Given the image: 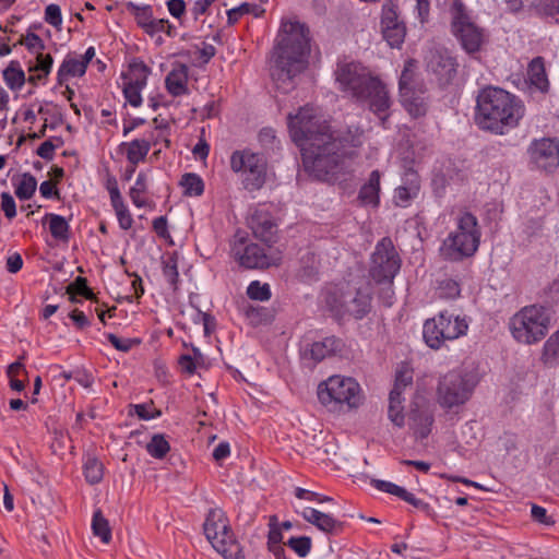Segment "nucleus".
<instances>
[{
  "label": "nucleus",
  "instance_id": "obj_1",
  "mask_svg": "<svg viewBox=\"0 0 559 559\" xmlns=\"http://www.w3.org/2000/svg\"><path fill=\"white\" fill-rule=\"evenodd\" d=\"M525 116L523 100L497 86H485L476 96L474 122L479 130L504 135L520 126Z\"/></svg>",
  "mask_w": 559,
  "mask_h": 559
},
{
  "label": "nucleus",
  "instance_id": "obj_2",
  "mask_svg": "<svg viewBox=\"0 0 559 559\" xmlns=\"http://www.w3.org/2000/svg\"><path fill=\"white\" fill-rule=\"evenodd\" d=\"M283 35L274 52L272 79L277 90L288 93L296 86V78L307 68L310 52L309 28L299 22L282 26Z\"/></svg>",
  "mask_w": 559,
  "mask_h": 559
},
{
  "label": "nucleus",
  "instance_id": "obj_3",
  "mask_svg": "<svg viewBox=\"0 0 559 559\" xmlns=\"http://www.w3.org/2000/svg\"><path fill=\"white\" fill-rule=\"evenodd\" d=\"M335 75L342 90L350 93L357 100L366 102L369 109L380 119L381 124L385 127L390 116L389 109L392 104L385 84L360 63L356 62L338 64Z\"/></svg>",
  "mask_w": 559,
  "mask_h": 559
},
{
  "label": "nucleus",
  "instance_id": "obj_4",
  "mask_svg": "<svg viewBox=\"0 0 559 559\" xmlns=\"http://www.w3.org/2000/svg\"><path fill=\"white\" fill-rule=\"evenodd\" d=\"M350 155L348 141L334 131L314 139L301 151L305 170L312 178L326 182L335 181L344 174Z\"/></svg>",
  "mask_w": 559,
  "mask_h": 559
},
{
  "label": "nucleus",
  "instance_id": "obj_5",
  "mask_svg": "<svg viewBox=\"0 0 559 559\" xmlns=\"http://www.w3.org/2000/svg\"><path fill=\"white\" fill-rule=\"evenodd\" d=\"M372 296L368 289L352 286L349 283L333 285L324 292V304L337 321L361 320L371 311Z\"/></svg>",
  "mask_w": 559,
  "mask_h": 559
},
{
  "label": "nucleus",
  "instance_id": "obj_6",
  "mask_svg": "<svg viewBox=\"0 0 559 559\" xmlns=\"http://www.w3.org/2000/svg\"><path fill=\"white\" fill-rule=\"evenodd\" d=\"M550 323L549 309L535 304L516 311L509 319L508 328L518 343L532 345L540 342L547 335Z\"/></svg>",
  "mask_w": 559,
  "mask_h": 559
},
{
  "label": "nucleus",
  "instance_id": "obj_7",
  "mask_svg": "<svg viewBox=\"0 0 559 559\" xmlns=\"http://www.w3.org/2000/svg\"><path fill=\"white\" fill-rule=\"evenodd\" d=\"M476 385L477 379L473 373L451 370L438 381L437 402L442 409L457 414L471 400Z\"/></svg>",
  "mask_w": 559,
  "mask_h": 559
},
{
  "label": "nucleus",
  "instance_id": "obj_8",
  "mask_svg": "<svg viewBox=\"0 0 559 559\" xmlns=\"http://www.w3.org/2000/svg\"><path fill=\"white\" fill-rule=\"evenodd\" d=\"M203 533L212 547L224 559H246L242 546L236 538L226 513L219 508L209 510Z\"/></svg>",
  "mask_w": 559,
  "mask_h": 559
},
{
  "label": "nucleus",
  "instance_id": "obj_9",
  "mask_svg": "<svg viewBox=\"0 0 559 559\" xmlns=\"http://www.w3.org/2000/svg\"><path fill=\"white\" fill-rule=\"evenodd\" d=\"M317 395L329 411H338L344 405L349 409L357 408L365 399L360 384L354 378L338 374L320 382Z\"/></svg>",
  "mask_w": 559,
  "mask_h": 559
},
{
  "label": "nucleus",
  "instance_id": "obj_10",
  "mask_svg": "<svg viewBox=\"0 0 559 559\" xmlns=\"http://www.w3.org/2000/svg\"><path fill=\"white\" fill-rule=\"evenodd\" d=\"M468 324L464 318L441 311L432 319H427L423 328V337L428 347L440 349L445 341H453L465 335Z\"/></svg>",
  "mask_w": 559,
  "mask_h": 559
},
{
  "label": "nucleus",
  "instance_id": "obj_11",
  "mask_svg": "<svg viewBox=\"0 0 559 559\" xmlns=\"http://www.w3.org/2000/svg\"><path fill=\"white\" fill-rule=\"evenodd\" d=\"M287 124L289 135L300 151L310 146L314 139L331 132L330 126L321 121L316 109L310 105L300 107L295 115L289 114Z\"/></svg>",
  "mask_w": 559,
  "mask_h": 559
},
{
  "label": "nucleus",
  "instance_id": "obj_12",
  "mask_svg": "<svg viewBox=\"0 0 559 559\" xmlns=\"http://www.w3.org/2000/svg\"><path fill=\"white\" fill-rule=\"evenodd\" d=\"M451 14V31L462 49L468 55L478 52L486 43L484 28L473 22L465 5L460 0L453 2Z\"/></svg>",
  "mask_w": 559,
  "mask_h": 559
},
{
  "label": "nucleus",
  "instance_id": "obj_13",
  "mask_svg": "<svg viewBox=\"0 0 559 559\" xmlns=\"http://www.w3.org/2000/svg\"><path fill=\"white\" fill-rule=\"evenodd\" d=\"M230 168L241 173L246 190L252 192L260 190L266 179V159L263 155L248 150L236 151L230 157Z\"/></svg>",
  "mask_w": 559,
  "mask_h": 559
},
{
  "label": "nucleus",
  "instance_id": "obj_14",
  "mask_svg": "<svg viewBox=\"0 0 559 559\" xmlns=\"http://www.w3.org/2000/svg\"><path fill=\"white\" fill-rule=\"evenodd\" d=\"M401 264L396 247H377L371 255L370 277L377 284H392Z\"/></svg>",
  "mask_w": 559,
  "mask_h": 559
},
{
  "label": "nucleus",
  "instance_id": "obj_15",
  "mask_svg": "<svg viewBox=\"0 0 559 559\" xmlns=\"http://www.w3.org/2000/svg\"><path fill=\"white\" fill-rule=\"evenodd\" d=\"M435 408L424 396H416L408 411V426L416 440H425L432 431Z\"/></svg>",
  "mask_w": 559,
  "mask_h": 559
},
{
  "label": "nucleus",
  "instance_id": "obj_16",
  "mask_svg": "<svg viewBox=\"0 0 559 559\" xmlns=\"http://www.w3.org/2000/svg\"><path fill=\"white\" fill-rule=\"evenodd\" d=\"M239 264L246 269H267L281 264L283 253L277 247H243L235 253Z\"/></svg>",
  "mask_w": 559,
  "mask_h": 559
},
{
  "label": "nucleus",
  "instance_id": "obj_17",
  "mask_svg": "<svg viewBox=\"0 0 559 559\" xmlns=\"http://www.w3.org/2000/svg\"><path fill=\"white\" fill-rule=\"evenodd\" d=\"M345 348V343L341 337L330 335L322 341L307 343L300 350L302 361L309 367H314L328 357L340 355Z\"/></svg>",
  "mask_w": 559,
  "mask_h": 559
},
{
  "label": "nucleus",
  "instance_id": "obj_18",
  "mask_svg": "<svg viewBox=\"0 0 559 559\" xmlns=\"http://www.w3.org/2000/svg\"><path fill=\"white\" fill-rule=\"evenodd\" d=\"M527 154L530 162L538 169L552 171L559 166V144L552 139L534 140Z\"/></svg>",
  "mask_w": 559,
  "mask_h": 559
},
{
  "label": "nucleus",
  "instance_id": "obj_19",
  "mask_svg": "<svg viewBox=\"0 0 559 559\" xmlns=\"http://www.w3.org/2000/svg\"><path fill=\"white\" fill-rule=\"evenodd\" d=\"M381 29L383 38L392 48H400L406 36V26L399 20L397 5L386 0L382 5Z\"/></svg>",
  "mask_w": 559,
  "mask_h": 559
},
{
  "label": "nucleus",
  "instance_id": "obj_20",
  "mask_svg": "<svg viewBox=\"0 0 559 559\" xmlns=\"http://www.w3.org/2000/svg\"><path fill=\"white\" fill-rule=\"evenodd\" d=\"M456 62L447 51L430 50L426 56L427 71L433 73L441 84L449 83L456 73Z\"/></svg>",
  "mask_w": 559,
  "mask_h": 559
},
{
  "label": "nucleus",
  "instance_id": "obj_21",
  "mask_svg": "<svg viewBox=\"0 0 559 559\" xmlns=\"http://www.w3.org/2000/svg\"><path fill=\"white\" fill-rule=\"evenodd\" d=\"M450 245H479L480 231L476 217L464 213L457 222V231L449 235Z\"/></svg>",
  "mask_w": 559,
  "mask_h": 559
},
{
  "label": "nucleus",
  "instance_id": "obj_22",
  "mask_svg": "<svg viewBox=\"0 0 559 559\" xmlns=\"http://www.w3.org/2000/svg\"><path fill=\"white\" fill-rule=\"evenodd\" d=\"M371 484L378 490L399 497L403 501L412 504L429 516H431L433 513V510L428 502L416 498L414 493L407 491L404 487H401L391 481L380 479H372Z\"/></svg>",
  "mask_w": 559,
  "mask_h": 559
},
{
  "label": "nucleus",
  "instance_id": "obj_23",
  "mask_svg": "<svg viewBox=\"0 0 559 559\" xmlns=\"http://www.w3.org/2000/svg\"><path fill=\"white\" fill-rule=\"evenodd\" d=\"M248 224L255 238L263 242L271 241L276 233V225L271 214L263 210H255Z\"/></svg>",
  "mask_w": 559,
  "mask_h": 559
},
{
  "label": "nucleus",
  "instance_id": "obj_24",
  "mask_svg": "<svg viewBox=\"0 0 559 559\" xmlns=\"http://www.w3.org/2000/svg\"><path fill=\"white\" fill-rule=\"evenodd\" d=\"M239 311L253 328L271 324L275 319L274 308L253 306L247 301H243L241 306H239Z\"/></svg>",
  "mask_w": 559,
  "mask_h": 559
},
{
  "label": "nucleus",
  "instance_id": "obj_25",
  "mask_svg": "<svg viewBox=\"0 0 559 559\" xmlns=\"http://www.w3.org/2000/svg\"><path fill=\"white\" fill-rule=\"evenodd\" d=\"M320 260L318 255L307 250L299 258V266L296 270L295 277L304 284H311L319 281Z\"/></svg>",
  "mask_w": 559,
  "mask_h": 559
},
{
  "label": "nucleus",
  "instance_id": "obj_26",
  "mask_svg": "<svg viewBox=\"0 0 559 559\" xmlns=\"http://www.w3.org/2000/svg\"><path fill=\"white\" fill-rule=\"evenodd\" d=\"M188 73L189 69L186 64L177 63L167 74L165 79V86L171 96L178 97L187 94Z\"/></svg>",
  "mask_w": 559,
  "mask_h": 559
},
{
  "label": "nucleus",
  "instance_id": "obj_27",
  "mask_svg": "<svg viewBox=\"0 0 559 559\" xmlns=\"http://www.w3.org/2000/svg\"><path fill=\"white\" fill-rule=\"evenodd\" d=\"M417 62L414 59L405 61L403 71L399 81L400 95H408L413 90L425 93L423 83L417 81Z\"/></svg>",
  "mask_w": 559,
  "mask_h": 559
},
{
  "label": "nucleus",
  "instance_id": "obj_28",
  "mask_svg": "<svg viewBox=\"0 0 559 559\" xmlns=\"http://www.w3.org/2000/svg\"><path fill=\"white\" fill-rule=\"evenodd\" d=\"M527 78L532 86L542 93L549 91V81L546 73L545 60L543 57H535L528 63Z\"/></svg>",
  "mask_w": 559,
  "mask_h": 559
},
{
  "label": "nucleus",
  "instance_id": "obj_29",
  "mask_svg": "<svg viewBox=\"0 0 559 559\" xmlns=\"http://www.w3.org/2000/svg\"><path fill=\"white\" fill-rule=\"evenodd\" d=\"M380 191V173L378 170L371 171L368 181L361 187L359 191V200L366 205L378 206Z\"/></svg>",
  "mask_w": 559,
  "mask_h": 559
},
{
  "label": "nucleus",
  "instance_id": "obj_30",
  "mask_svg": "<svg viewBox=\"0 0 559 559\" xmlns=\"http://www.w3.org/2000/svg\"><path fill=\"white\" fill-rule=\"evenodd\" d=\"M86 69L87 68L80 59L72 56H67L58 70V84L63 85L71 76L84 75Z\"/></svg>",
  "mask_w": 559,
  "mask_h": 559
},
{
  "label": "nucleus",
  "instance_id": "obj_31",
  "mask_svg": "<svg viewBox=\"0 0 559 559\" xmlns=\"http://www.w3.org/2000/svg\"><path fill=\"white\" fill-rule=\"evenodd\" d=\"M401 103L407 112L414 117H421L427 111V100L424 93L418 90H413L408 95L401 94Z\"/></svg>",
  "mask_w": 559,
  "mask_h": 559
},
{
  "label": "nucleus",
  "instance_id": "obj_32",
  "mask_svg": "<svg viewBox=\"0 0 559 559\" xmlns=\"http://www.w3.org/2000/svg\"><path fill=\"white\" fill-rule=\"evenodd\" d=\"M178 257L177 251L167 252L162 255L163 275L174 290L178 288L179 283Z\"/></svg>",
  "mask_w": 559,
  "mask_h": 559
},
{
  "label": "nucleus",
  "instance_id": "obj_33",
  "mask_svg": "<svg viewBox=\"0 0 559 559\" xmlns=\"http://www.w3.org/2000/svg\"><path fill=\"white\" fill-rule=\"evenodd\" d=\"M104 464L92 454L84 456L83 474L86 483L90 485L99 484L104 478Z\"/></svg>",
  "mask_w": 559,
  "mask_h": 559
},
{
  "label": "nucleus",
  "instance_id": "obj_34",
  "mask_svg": "<svg viewBox=\"0 0 559 559\" xmlns=\"http://www.w3.org/2000/svg\"><path fill=\"white\" fill-rule=\"evenodd\" d=\"M2 74L5 84L12 91L21 90L26 81L25 73L22 70L20 62L16 60H12L3 70Z\"/></svg>",
  "mask_w": 559,
  "mask_h": 559
},
{
  "label": "nucleus",
  "instance_id": "obj_35",
  "mask_svg": "<svg viewBox=\"0 0 559 559\" xmlns=\"http://www.w3.org/2000/svg\"><path fill=\"white\" fill-rule=\"evenodd\" d=\"M124 146L127 147V159L133 165L144 160L151 150V143L144 139H136L130 143L124 142L121 147Z\"/></svg>",
  "mask_w": 559,
  "mask_h": 559
},
{
  "label": "nucleus",
  "instance_id": "obj_36",
  "mask_svg": "<svg viewBox=\"0 0 559 559\" xmlns=\"http://www.w3.org/2000/svg\"><path fill=\"white\" fill-rule=\"evenodd\" d=\"M540 360L547 367H554L559 362V329L545 342Z\"/></svg>",
  "mask_w": 559,
  "mask_h": 559
},
{
  "label": "nucleus",
  "instance_id": "obj_37",
  "mask_svg": "<svg viewBox=\"0 0 559 559\" xmlns=\"http://www.w3.org/2000/svg\"><path fill=\"white\" fill-rule=\"evenodd\" d=\"M403 402L404 399L402 395H399L396 392H390L388 416L389 419L399 428H402L405 425Z\"/></svg>",
  "mask_w": 559,
  "mask_h": 559
},
{
  "label": "nucleus",
  "instance_id": "obj_38",
  "mask_svg": "<svg viewBox=\"0 0 559 559\" xmlns=\"http://www.w3.org/2000/svg\"><path fill=\"white\" fill-rule=\"evenodd\" d=\"M151 69L142 61L134 60L130 63L129 71L122 75L123 81L135 85L145 86Z\"/></svg>",
  "mask_w": 559,
  "mask_h": 559
},
{
  "label": "nucleus",
  "instance_id": "obj_39",
  "mask_svg": "<svg viewBox=\"0 0 559 559\" xmlns=\"http://www.w3.org/2000/svg\"><path fill=\"white\" fill-rule=\"evenodd\" d=\"M67 294L70 295V300L76 302L75 296H82L87 300L97 301V298L93 290L87 285V280L82 276H78L74 282L67 286Z\"/></svg>",
  "mask_w": 559,
  "mask_h": 559
},
{
  "label": "nucleus",
  "instance_id": "obj_40",
  "mask_svg": "<svg viewBox=\"0 0 559 559\" xmlns=\"http://www.w3.org/2000/svg\"><path fill=\"white\" fill-rule=\"evenodd\" d=\"M93 534L100 538L104 544H108L111 540V528L108 520L103 515L100 509H97L93 513L92 519Z\"/></svg>",
  "mask_w": 559,
  "mask_h": 559
},
{
  "label": "nucleus",
  "instance_id": "obj_41",
  "mask_svg": "<svg viewBox=\"0 0 559 559\" xmlns=\"http://www.w3.org/2000/svg\"><path fill=\"white\" fill-rule=\"evenodd\" d=\"M146 452L156 460H163L170 451V444L164 433H155L147 442Z\"/></svg>",
  "mask_w": 559,
  "mask_h": 559
},
{
  "label": "nucleus",
  "instance_id": "obj_42",
  "mask_svg": "<svg viewBox=\"0 0 559 559\" xmlns=\"http://www.w3.org/2000/svg\"><path fill=\"white\" fill-rule=\"evenodd\" d=\"M180 185L183 188V193L189 197H199L204 191L202 178L193 173L185 174L181 177Z\"/></svg>",
  "mask_w": 559,
  "mask_h": 559
},
{
  "label": "nucleus",
  "instance_id": "obj_43",
  "mask_svg": "<svg viewBox=\"0 0 559 559\" xmlns=\"http://www.w3.org/2000/svg\"><path fill=\"white\" fill-rule=\"evenodd\" d=\"M478 247H440V255L452 262H459L465 258L473 257Z\"/></svg>",
  "mask_w": 559,
  "mask_h": 559
},
{
  "label": "nucleus",
  "instance_id": "obj_44",
  "mask_svg": "<svg viewBox=\"0 0 559 559\" xmlns=\"http://www.w3.org/2000/svg\"><path fill=\"white\" fill-rule=\"evenodd\" d=\"M37 188L36 178L29 173H25L22 175L19 183L15 187V195L20 200H29Z\"/></svg>",
  "mask_w": 559,
  "mask_h": 559
},
{
  "label": "nucleus",
  "instance_id": "obj_45",
  "mask_svg": "<svg viewBox=\"0 0 559 559\" xmlns=\"http://www.w3.org/2000/svg\"><path fill=\"white\" fill-rule=\"evenodd\" d=\"M413 384V369L406 364H402L396 370L394 385L391 392L402 395L403 391Z\"/></svg>",
  "mask_w": 559,
  "mask_h": 559
},
{
  "label": "nucleus",
  "instance_id": "obj_46",
  "mask_svg": "<svg viewBox=\"0 0 559 559\" xmlns=\"http://www.w3.org/2000/svg\"><path fill=\"white\" fill-rule=\"evenodd\" d=\"M263 12L264 10L257 4L243 2L239 7L227 11V22L229 25H233L239 20L241 15L252 13L255 16H260Z\"/></svg>",
  "mask_w": 559,
  "mask_h": 559
},
{
  "label": "nucleus",
  "instance_id": "obj_47",
  "mask_svg": "<svg viewBox=\"0 0 559 559\" xmlns=\"http://www.w3.org/2000/svg\"><path fill=\"white\" fill-rule=\"evenodd\" d=\"M437 294L441 299L453 300L460 297L461 286L455 280L445 278L439 282L437 286Z\"/></svg>",
  "mask_w": 559,
  "mask_h": 559
},
{
  "label": "nucleus",
  "instance_id": "obj_48",
  "mask_svg": "<svg viewBox=\"0 0 559 559\" xmlns=\"http://www.w3.org/2000/svg\"><path fill=\"white\" fill-rule=\"evenodd\" d=\"M129 414H135L142 420H150L162 416V411L154 407L153 401L143 404H130Z\"/></svg>",
  "mask_w": 559,
  "mask_h": 559
},
{
  "label": "nucleus",
  "instance_id": "obj_49",
  "mask_svg": "<svg viewBox=\"0 0 559 559\" xmlns=\"http://www.w3.org/2000/svg\"><path fill=\"white\" fill-rule=\"evenodd\" d=\"M247 296L251 300L267 301L272 297L271 287L267 283L252 281L247 287Z\"/></svg>",
  "mask_w": 559,
  "mask_h": 559
},
{
  "label": "nucleus",
  "instance_id": "obj_50",
  "mask_svg": "<svg viewBox=\"0 0 559 559\" xmlns=\"http://www.w3.org/2000/svg\"><path fill=\"white\" fill-rule=\"evenodd\" d=\"M49 229H50L51 235L56 239L62 240V241L67 240L69 225L62 216L51 214L49 216Z\"/></svg>",
  "mask_w": 559,
  "mask_h": 559
},
{
  "label": "nucleus",
  "instance_id": "obj_51",
  "mask_svg": "<svg viewBox=\"0 0 559 559\" xmlns=\"http://www.w3.org/2000/svg\"><path fill=\"white\" fill-rule=\"evenodd\" d=\"M286 545L299 557L304 558L311 551L312 539L309 536H294L287 540Z\"/></svg>",
  "mask_w": 559,
  "mask_h": 559
},
{
  "label": "nucleus",
  "instance_id": "obj_52",
  "mask_svg": "<svg viewBox=\"0 0 559 559\" xmlns=\"http://www.w3.org/2000/svg\"><path fill=\"white\" fill-rule=\"evenodd\" d=\"M313 525L329 534L336 533L342 530V523L335 520L332 515L320 512V515L317 518L316 523Z\"/></svg>",
  "mask_w": 559,
  "mask_h": 559
},
{
  "label": "nucleus",
  "instance_id": "obj_53",
  "mask_svg": "<svg viewBox=\"0 0 559 559\" xmlns=\"http://www.w3.org/2000/svg\"><path fill=\"white\" fill-rule=\"evenodd\" d=\"M129 11L134 14L135 21L141 28H145V25L153 19L152 8L150 5L140 7L133 2L127 4Z\"/></svg>",
  "mask_w": 559,
  "mask_h": 559
},
{
  "label": "nucleus",
  "instance_id": "obj_54",
  "mask_svg": "<svg viewBox=\"0 0 559 559\" xmlns=\"http://www.w3.org/2000/svg\"><path fill=\"white\" fill-rule=\"evenodd\" d=\"M146 189V177L143 173L138 175L134 186L130 189V198L133 204L138 207H142L146 204L145 200L141 197Z\"/></svg>",
  "mask_w": 559,
  "mask_h": 559
},
{
  "label": "nucleus",
  "instance_id": "obj_55",
  "mask_svg": "<svg viewBox=\"0 0 559 559\" xmlns=\"http://www.w3.org/2000/svg\"><path fill=\"white\" fill-rule=\"evenodd\" d=\"M17 45H24L29 52L36 55L41 53L45 49L44 40L35 33H27L17 41Z\"/></svg>",
  "mask_w": 559,
  "mask_h": 559
},
{
  "label": "nucleus",
  "instance_id": "obj_56",
  "mask_svg": "<svg viewBox=\"0 0 559 559\" xmlns=\"http://www.w3.org/2000/svg\"><path fill=\"white\" fill-rule=\"evenodd\" d=\"M106 338L117 350L123 353H128L134 345L141 343L139 338H121L114 333H107Z\"/></svg>",
  "mask_w": 559,
  "mask_h": 559
},
{
  "label": "nucleus",
  "instance_id": "obj_57",
  "mask_svg": "<svg viewBox=\"0 0 559 559\" xmlns=\"http://www.w3.org/2000/svg\"><path fill=\"white\" fill-rule=\"evenodd\" d=\"M531 3L544 15L555 17L559 14V0H532Z\"/></svg>",
  "mask_w": 559,
  "mask_h": 559
},
{
  "label": "nucleus",
  "instance_id": "obj_58",
  "mask_svg": "<svg viewBox=\"0 0 559 559\" xmlns=\"http://www.w3.org/2000/svg\"><path fill=\"white\" fill-rule=\"evenodd\" d=\"M143 86L123 82V95L129 104L133 107H139L142 104L141 91Z\"/></svg>",
  "mask_w": 559,
  "mask_h": 559
},
{
  "label": "nucleus",
  "instance_id": "obj_59",
  "mask_svg": "<svg viewBox=\"0 0 559 559\" xmlns=\"http://www.w3.org/2000/svg\"><path fill=\"white\" fill-rule=\"evenodd\" d=\"M52 64H53L52 57L49 53L44 55L41 52V53L36 55V64L33 67H29L28 71L29 72H40L44 74V76H47L51 71Z\"/></svg>",
  "mask_w": 559,
  "mask_h": 559
},
{
  "label": "nucleus",
  "instance_id": "obj_60",
  "mask_svg": "<svg viewBox=\"0 0 559 559\" xmlns=\"http://www.w3.org/2000/svg\"><path fill=\"white\" fill-rule=\"evenodd\" d=\"M269 534H267V546L281 545L283 534L281 527H278L277 516L272 515L269 520Z\"/></svg>",
  "mask_w": 559,
  "mask_h": 559
},
{
  "label": "nucleus",
  "instance_id": "obj_61",
  "mask_svg": "<svg viewBox=\"0 0 559 559\" xmlns=\"http://www.w3.org/2000/svg\"><path fill=\"white\" fill-rule=\"evenodd\" d=\"M295 496L298 499H304V500H309V501H317L319 503L332 502L333 501L332 497L324 496V495H321V493H318V492H314V491H311V490H308V489H304V488H300V487H297L295 489Z\"/></svg>",
  "mask_w": 559,
  "mask_h": 559
},
{
  "label": "nucleus",
  "instance_id": "obj_62",
  "mask_svg": "<svg viewBox=\"0 0 559 559\" xmlns=\"http://www.w3.org/2000/svg\"><path fill=\"white\" fill-rule=\"evenodd\" d=\"M45 21L53 27H59L62 24L61 10L58 4H49L45 10Z\"/></svg>",
  "mask_w": 559,
  "mask_h": 559
},
{
  "label": "nucleus",
  "instance_id": "obj_63",
  "mask_svg": "<svg viewBox=\"0 0 559 559\" xmlns=\"http://www.w3.org/2000/svg\"><path fill=\"white\" fill-rule=\"evenodd\" d=\"M531 516L535 522L547 526L555 524V520L547 514V510L537 504H532Z\"/></svg>",
  "mask_w": 559,
  "mask_h": 559
},
{
  "label": "nucleus",
  "instance_id": "obj_64",
  "mask_svg": "<svg viewBox=\"0 0 559 559\" xmlns=\"http://www.w3.org/2000/svg\"><path fill=\"white\" fill-rule=\"evenodd\" d=\"M1 209L7 218L12 219L16 215V206L13 197L9 192L1 193Z\"/></svg>",
  "mask_w": 559,
  "mask_h": 559
}]
</instances>
